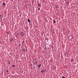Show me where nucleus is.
Here are the masks:
<instances>
[{"mask_svg":"<svg viewBox=\"0 0 78 78\" xmlns=\"http://www.w3.org/2000/svg\"><path fill=\"white\" fill-rule=\"evenodd\" d=\"M0 17H1V15H0Z\"/></svg>","mask_w":78,"mask_h":78,"instance_id":"nucleus-17","label":"nucleus"},{"mask_svg":"<svg viewBox=\"0 0 78 78\" xmlns=\"http://www.w3.org/2000/svg\"><path fill=\"white\" fill-rule=\"evenodd\" d=\"M27 21H28V22H29V23H31V21L30 20H29V19H27Z\"/></svg>","mask_w":78,"mask_h":78,"instance_id":"nucleus-4","label":"nucleus"},{"mask_svg":"<svg viewBox=\"0 0 78 78\" xmlns=\"http://www.w3.org/2000/svg\"><path fill=\"white\" fill-rule=\"evenodd\" d=\"M37 62H36L35 63H36V64H37Z\"/></svg>","mask_w":78,"mask_h":78,"instance_id":"nucleus-14","label":"nucleus"},{"mask_svg":"<svg viewBox=\"0 0 78 78\" xmlns=\"http://www.w3.org/2000/svg\"><path fill=\"white\" fill-rule=\"evenodd\" d=\"M37 5L38 7H40V8H41V4L38 3L37 4Z\"/></svg>","mask_w":78,"mask_h":78,"instance_id":"nucleus-3","label":"nucleus"},{"mask_svg":"<svg viewBox=\"0 0 78 78\" xmlns=\"http://www.w3.org/2000/svg\"><path fill=\"white\" fill-rule=\"evenodd\" d=\"M12 67H15V65H12Z\"/></svg>","mask_w":78,"mask_h":78,"instance_id":"nucleus-10","label":"nucleus"},{"mask_svg":"<svg viewBox=\"0 0 78 78\" xmlns=\"http://www.w3.org/2000/svg\"><path fill=\"white\" fill-rule=\"evenodd\" d=\"M62 78H66V77L63 76L62 77Z\"/></svg>","mask_w":78,"mask_h":78,"instance_id":"nucleus-11","label":"nucleus"},{"mask_svg":"<svg viewBox=\"0 0 78 78\" xmlns=\"http://www.w3.org/2000/svg\"><path fill=\"white\" fill-rule=\"evenodd\" d=\"M71 62H73V59H71Z\"/></svg>","mask_w":78,"mask_h":78,"instance_id":"nucleus-6","label":"nucleus"},{"mask_svg":"<svg viewBox=\"0 0 78 78\" xmlns=\"http://www.w3.org/2000/svg\"><path fill=\"white\" fill-rule=\"evenodd\" d=\"M41 64H40L38 66L39 67H41Z\"/></svg>","mask_w":78,"mask_h":78,"instance_id":"nucleus-7","label":"nucleus"},{"mask_svg":"<svg viewBox=\"0 0 78 78\" xmlns=\"http://www.w3.org/2000/svg\"><path fill=\"white\" fill-rule=\"evenodd\" d=\"M38 11H39V10H40V8H39L38 9Z\"/></svg>","mask_w":78,"mask_h":78,"instance_id":"nucleus-9","label":"nucleus"},{"mask_svg":"<svg viewBox=\"0 0 78 78\" xmlns=\"http://www.w3.org/2000/svg\"><path fill=\"white\" fill-rule=\"evenodd\" d=\"M54 23H56V21H55V20H53Z\"/></svg>","mask_w":78,"mask_h":78,"instance_id":"nucleus-8","label":"nucleus"},{"mask_svg":"<svg viewBox=\"0 0 78 78\" xmlns=\"http://www.w3.org/2000/svg\"><path fill=\"white\" fill-rule=\"evenodd\" d=\"M19 34L20 35V36H24L25 34L23 33H22L21 32H20Z\"/></svg>","mask_w":78,"mask_h":78,"instance_id":"nucleus-1","label":"nucleus"},{"mask_svg":"<svg viewBox=\"0 0 78 78\" xmlns=\"http://www.w3.org/2000/svg\"><path fill=\"white\" fill-rule=\"evenodd\" d=\"M45 69H44V70L42 69L41 71V72L42 73H43V72H45Z\"/></svg>","mask_w":78,"mask_h":78,"instance_id":"nucleus-2","label":"nucleus"},{"mask_svg":"<svg viewBox=\"0 0 78 78\" xmlns=\"http://www.w3.org/2000/svg\"><path fill=\"white\" fill-rule=\"evenodd\" d=\"M7 72H8V70H7Z\"/></svg>","mask_w":78,"mask_h":78,"instance_id":"nucleus-15","label":"nucleus"},{"mask_svg":"<svg viewBox=\"0 0 78 78\" xmlns=\"http://www.w3.org/2000/svg\"><path fill=\"white\" fill-rule=\"evenodd\" d=\"M9 64H10V63H9Z\"/></svg>","mask_w":78,"mask_h":78,"instance_id":"nucleus-13","label":"nucleus"},{"mask_svg":"<svg viewBox=\"0 0 78 78\" xmlns=\"http://www.w3.org/2000/svg\"><path fill=\"white\" fill-rule=\"evenodd\" d=\"M17 35H19V34H17Z\"/></svg>","mask_w":78,"mask_h":78,"instance_id":"nucleus-16","label":"nucleus"},{"mask_svg":"<svg viewBox=\"0 0 78 78\" xmlns=\"http://www.w3.org/2000/svg\"><path fill=\"white\" fill-rule=\"evenodd\" d=\"M2 5L3 6H5L6 5V4H5V3L4 2L2 3Z\"/></svg>","mask_w":78,"mask_h":78,"instance_id":"nucleus-5","label":"nucleus"},{"mask_svg":"<svg viewBox=\"0 0 78 78\" xmlns=\"http://www.w3.org/2000/svg\"><path fill=\"white\" fill-rule=\"evenodd\" d=\"M43 2H45V0H43Z\"/></svg>","mask_w":78,"mask_h":78,"instance_id":"nucleus-12","label":"nucleus"}]
</instances>
